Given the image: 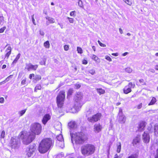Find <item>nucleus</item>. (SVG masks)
<instances>
[{"instance_id":"obj_58","label":"nucleus","mask_w":158,"mask_h":158,"mask_svg":"<svg viewBox=\"0 0 158 158\" xmlns=\"http://www.w3.org/2000/svg\"><path fill=\"white\" fill-rule=\"evenodd\" d=\"M40 35L42 36L44 35V32L42 31H40Z\"/></svg>"},{"instance_id":"obj_53","label":"nucleus","mask_w":158,"mask_h":158,"mask_svg":"<svg viewBox=\"0 0 158 158\" xmlns=\"http://www.w3.org/2000/svg\"><path fill=\"white\" fill-rule=\"evenodd\" d=\"M88 63L87 60L85 59H83L82 60V64H86Z\"/></svg>"},{"instance_id":"obj_18","label":"nucleus","mask_w":158,"mask_h":158,"mask_svg":"<svg viewBox=\"0 0 158 158\" xmlns=\"http://www.w3.org/2000/svg\"><path fill=\"white\" fill-rule=\"evenodd\" d=\"M25 131H22L20 132L18 135V137L23 140V142L24 143V141L26 139V136L25 135Z\"/></svg>"},{"instance_id":"obj_39","label":"nucleus","mask_w":158,"mask_h":158,"mask_svg":"<svg viewBox=\"0 0 158 158\" xmlns=\"http://www.w3.org/2000/svg\"><path fill=\"white\" fill-rule=\"evenodd\" d=\"M124 115L123 113V111L122 109L121 108H119V111L118 114V116H119L120 115Z\"/></svg>"},{"instance_id":"obj_19","label":"nucleus","mask_w":158,"mask_h":158,"mask_svg":"<svg viewBox=\"0 0 158 158\" xmlns=\"http://www.w3.org/2000/svg\"><path fill=\"white\" fill-rule=\"evenodd\" d=\"M140 136L137 135L133 140L132 143L133 145L137 144L140 142Z\"/></svg>"},{"instance_id":"obj_50","label":"nucleus","mask_w":158,"mask_h":158,"mask_svg":"<svg viewBox=\"0 0 158 158\" xmlns=\"http://www.w3.org/2000/svg\"><path fill=\"white\" fill-rule=\"evenodd\" d=\"M6 28V27H4L0 29V33H2L4 32Z\"/></svg>"},{"instance_id":"obj_16","label":"nucleus","mask_w":158,"mask_h":158,"mask_svg":"<svg viewBox=\"0 0 158 158\" xmlns=\"http://www.w3.org/2000/svg\"><path fill=\"white\" fill-rule=\"evenodd\" d=\"M51 116L49 114L44 115L42 119V121L44 125H45L47 122L51 119Z\"/></svg>"},{"instance_id":"obj_20","label":"nucleus","mask_w":158,"mask_h":158,"mask_svg":"<svg viewBox=\"0 0 158 158\" xmlns=\"http://www.w3.org/2000/svg\"><path fill=\"white\" fill-rule=\"evenodd\" d=\"M136 85L138 86H143L146 85V81L143 79H140L136 82Z\"/></svg>"},{"instance_id":"obj_54","label":"nucleus","mask_w":158,"mask_h":158,"mask_svg":"<svg viewBox=\"0 0 158 158\" xmlns=\"http://www.w3.org/2000/svg\"><path fill=\"white\" fill-rule=\"evenodd\" d=\"M154 158H158V148L157 149L156 153L154 155Z\"/></svg>"},{"instance_id":"obj_5","label":"nucleus","mask_w":158,"mask_h":158,"mask_svg":"<svg viewBox=\"0 0 158 158\" xmlns=\"http://www.w3.org/2000/svg\"><path fill=\"white\" fill-rule=\"evenodd\" d=\"M86 116L87 117V119L89 122L94 123L100 120L102 117V115L101 113L98 112L90 117H89L87 114H86Z\"/></svg>"},{"instance_id":"obj_60","label":"nucleus","mask_w":158,"mask_h":158,"mask_svg":"<svg viewBox=\"0 0 158 158\" xmlns=\"http://www.w3.org/2000/svg\"><path fill=\"white\" fill-rule=\"evenodd\" d=\"M155 69L156 70H158V64H156L155 65Z\"/></svg>"},{"instance_id":"obj_27","label":"nucleus","mask_w":158,"mask_h":158,"mask_svg":"<svg viewBox=\"0 0 158 158\" xmlns=\"http://www.w3.org/2000/svg\"><path fill=\"white\" fill-rule=\"evenodd\" d=\"M154 133L156 136L158 135V125H155L154 126Z\"/></svg>"},{"instance_id":"obj_36","label":"nucleus","mask_w":158,"mask_h":158,"mask_svg":"<svg viewBox=\"0 0 158 158\" xmlns=\"http://www.w3.org/2000/svg\"><path fill=\"white\" fill-rule=\"evenodd\" d=\"M41 79V77L40 75H36L35 76V80L36 81H39Z\"/></svg>"},{"instance_id":"obj_22","label":"nucleus","mask_w":158,"mask_h":158,"mask_svg":"<svg viewBox=\"0 0 158 158\" xmlns=\"http://www.w3.org/2000/svg\"><path fill=\"white\" fill-rule=\"evenodd\" d=\"M64 101L65 100L56 101L57 106L58 108H63L64 105Z\"/></svg>"},{"instance_id":"obj_10","label":"nucleus","mask_w":158,"mask_h":158,"mask_svg":"<svg viewBox=\"0 0 158 158\" xmlns=\"http://www.w3.org/2000/svg\"><path fill=\"white\" fill-rule=\"evenodd\" d=\"M147 123L145 121H140L137 124V130L139 131L142 132L145 129Z\"/></svg>"},{"instance_id":"obj_61","label":"nucleus","mask_w":158,"mask_h":158,"mask_svg":"<svg viewBox=\"0 0 158 158\" xmlns=\"http://www.w3.org/2000/svg\"><path fill=\"white\" fill-rule=\"evenodd\" d=\"M119 32H120V34H123V31L122 29L121 28H119Z\"/></svg>"},{"instance_id":"obj_1","label":"nucleus","mask_w":158,"mask_h":158,"mask_svg":"<svg viewBox=\"0 0 158 158\" xmlns=\"http://www.w3.org/2000/svg\"><path fill=\"white\" fill-rule=\"evenodd\" d=\"M54 141L50 138L43 139L39 144L38 150L41 154L47 152L53 146Z\"/></svg>"},{"instance_id":"obj_7","label":"nucleus","mask_w":158,"mask_h":158,"mask_svg":"<svg viewBox=\"0 0 158 158\" xmlns=\"http://www.w3.org/2000/svg\"><path fill=\"white\" fill-rule=\"evenodd\" d=\"M36 151V146L35 144L30 145L26 150V156L27 158L31 157Z\"/></svg>"},{"instance_id":"obj_49","label":"nucleus","mask_w":158,"mask_h":158,"mask_svg":"<svg viewBox=\"0 0 158 158\" xmlns=\"http://www.w3.org/2000/svg\"><path fill=\"white\" fill-rule=\"evenodd\" d=\"M76 11H71L70 13V15L71 16H73L74 17L75 15V13Z\"/></svg>"},{"instance_id":"obj_38","label":"nucleus","mask_w":158,"mask_h":158,"mask_svg":"<svg viewBox=\"0 0 158 158\" xmlns=\"http://www.w3.org/2000/svg\"><path fill=\"white\" fill-rule=\"evenodd\" d=\"M121 150V144L120 143H119V145L117 146L116 151L118 153H119Z\"/></svg>"},{"instance_id":"obj_12","label":"nucleus","mask_w":158,"mask_h":158,"mask_svg":"<svg viewBox=\"0 0 158 158\" xmlns=\"http://www.w3.org/2000/svg\"><path fill=\"white\" fill-rule=\"evenodd\" d=\"M142 139L144 143H148L150 140L149 134L146 131H144L142 134Z\"/></svg>"},{"instance_id":"obj_25","label":"nucleus","mask_w":158,"mask_h":158,"mask_svg":"<svg viewBox=\"0 0 158 158\" xmlns=\"http://www.w3.org/2000/svg\"><path fill=\"white\" fill-rule=\"evenodd\" d=\"M96 90L99 95L104 94L105 93V90L101 88H97L96 89Z\"/></svg>"},{"instance_id":"obj_24","label":"nucleus","mask_w":158,"mask_h":158,"mask_svg":"<svg viewBox=\"0 0 158 158\" xmlns=\"http://www.w3.org/2000/svg\"><path fill=\"white\" fill-rule=\"evenodd\" d=\"M91 59L94 60L96 62H98L100 61V59L96 55L93 54L91 57Z\"/></svg>"},{"instance_id":"obj_44","label":"nucleus","mask_w":158,"mask_h":158,"mask_svg":"<svg viewBox=\"0 0 158 158\" xmlns=\"http://www.w3.org/2000/svg\"><path fill=\"white\" fill-rule=\"evenodd\" d=\"M89 73L91 75H93L95 73V71L94 69H92L89 71Z\"/></svg>"},{"instance_id":"obj_64","label":"nucleus","mask_w":158,"mask_h":158,"mask_svg":"<svg viewBox=\"0 0 158 158\" xmlns=\"http://www.w3.org/2000/svg\"><path fill=\"white\" fill-rule=\"evenodd\" d=\"M92 48L93 50L95 52L96 51V48L95 46H93L92 47Z\"/></svg>"},{"instance_id":"obj_62","label":"nucleus","mask_w":158,"mask_h":158,"mask_svg":"<svg viewBox=\"0 0 158 158\" xmlns=\"http://www.w3.org/2000/svg\"><path fill=\"white\" fill-rule=\"evenodd\" d=\"M6 64H4L2 65V69H5L6 68Z\"/></svg>"},{"instance_id":"obj_40","label":"nucleus","mask_w":158,"mask_h":158,"mask_svg":"<svg viewBox=\"0 0 158 158\" xmlns=\"http://www.w3.org/2000/svg\"><path fill=\"white\" fill-rule=\"evenodd\" d=\"M77 52L81 54L83 53V51L82 48L80 47H77Z\"/></svg>"},{"instance_id":"obj_4","label":"nucleus","mask_w":158,"mask_h":158,"mask_svg":"<svg viewBox=\"0 0 158 158\" xmlns=\"http://www.w3.org/2000/svg\"><path fill=\"white\" fill-rule=\"evenodd\" d=\"M95 150L94 145L92 144L87 143L81 146V151L83 156H89L94 154Z\"/></svg>"},{"instance_id":"obj_42","label":"nucleus","mask_w":158,"mask_h":158,"mask_svg":"<svg viewBox=\"0 0 158 158\" xmlns=\"http://www.w3.org/2000/svg\"><path fill=\"white\" fill-rule=\"evenodd\" d=\"M67 18L69 20L70 23H73L74 22V20L73 19L69 17H67Z\"/></svg>"},{"instance_id":"obj_46","label":"nucleus","mask_w":158,"mask_h":158,"mask_svg":"<svg viewBox=\"0 0 158 158\" xmlns=\"http://www.w3.org/2000/svg\"><path fill=\"white\" fill-rule=\"evenodd\" d=\"M64 50L67 51L69 49V46L68 45H65L64 46Z\"/></svg>"},{"instance_id":"obj_37","label":"nucleus","mask_w":158,"mask_h":158,"mask_svg":"<svg viewBox=\"0 0 158 158\" xmlns=\"http://www.w3.org/2000/svg\"><path fill=\"white\" fill-rule=\"evenodd\" d=\"M26 109H24V110H22L21 111H19L18 113V114H19V116H21L23 114H24L26 111Z\"/></svg>"},{"instance_id":"obj_41","label":"nucleus","mask_w":158,"mask_h":158,"mask_svg":"<svg viewBox=\"0 0 158 158\" xmlns=\"http://www.w3.org/2000/svg\"><path fill=\"white\" fill-rule=\"evenodd\" d=\"M5 131H2L0 135V138L1 139H3L5 137Z\"/></svg>"},{"instance_id":"obj_51","label":"nucleus","mask_w":158,"mask_h":158,"mask_svg":"<svg viewBox=\"0 0 158 158\" xmlns=\"http://www.w3.org/2000/svg\"><path fill=\"white\" fill-rule=\"evenodd\" d=\"M26 79L25 78V79L22 80L21 82V84L22 85H24L26 84Z\"/></svg>"},{"instance_id":"obj_35","label":"nucleus","mask_w":158,"mask_h":158,"mask_svg":"<svg viewBox=\"0 0 158 158\" xmlns=\"http://www.w3.org/2000/svg\"><path fill=\"white\" fill-rule=\"evenodd\" d=\"M127 5L131 6L132 4L131 0H123Z\"/></svg>"},{"instance_id":"obj_47","label":"nucleus","mask_w":158,"mask_h":158,"mask_svg":"<svg viewBox=\"0 0 158 158\" xmlns=\"http://www.w3.org/2000/svg\"><path fill=\"white\" fill-rule=\"evenodd\" d=\"M142 103H140L138 105L136 106V108L138 109H140L142 108Z\"/></svg>"},{"instance_id":"obj_48","label":"nucleus","mask_w":158,"mask_h":158,"mask_svg":"<svg viewBox=\"0 0 158 158\" xmlns=\"http://www.w3.org/2000/svg\"><path fill=\"white\" fill-rule=\"evenodd\" d=\"M105 59L109 62L111 61H112L111 58L108 56H106Z\"/></svg>"},{"instance_id":"obj_29","label":"nucleus","mask_w":158,"mask_h":158,"mask_svg":"<svg viewBox=\"0 0 158 158\" xmlns=\"http://www.w3.org/2000/svg\"><path fill=\"white\" fill-rule=\"evenodd\" d=\"M57 139L59 141V143L64 144V142L62 141L63 138L61 135L58 136L57 137Z\"/></svg>"},{"instance_id":"obj_13","label":"nucleus","mask_w":158,"mask_h":158,"mask_svg":"<svg viewBox=\"0 0 158 158\" xmlns=\"http://www.w3.org/2000/svg\"><path fill=\"white\" fill-rule=\"evenodd\" d=\"M38 67V65L37 64L33 65L30 63L26 64V67L25 68V69L28 71H30L31 70L35 71L37 69Z\"/></svg>"},{"instance_id":"obj_21","label":"nucleus","mask_w":158,"mask_h":158,"mask_svg":"<svg viewBox=\"0 0 158 158\" xmlns=\"http://www.w3.org/2000/svg\"><path fill=\"white\" fill-rule=\"evenodd\" d=\"M68 126L70 129L73 128L77 127V124L75 121H71L68 124Z\"/></svg>"},{"instance_id":"obj_23","label":"nucleus","mask_w":158,"mask_h":158,"mask_svg":"<svg viewBox=\"0 0 158 158\" xmlns=\"http://www.w3.org/2000/svg\"><path fill=\"white\" fill-rule=\"evenodd\" d=\"M118 117L119 121L120 123H125L126 120V117L124 115H120L119 116H118Z\"/></svg>"},{"instance_id":"obj_11","label":"nucleus","mask_w":158,"mask_h":158,"mask_svg":"<svg viewBox=\"0 0 158 158\" xmlns=\"http://www.w3.org/2000/svg\"><path fill=\"white\" fill-rule=\"evenodd\" d=\"M65 92L63 90L60 91L56 97V101L65 100Z\"/></svg>"},{"instance_id":"obj_2","label":"nucleus","mask_w":158,"mask_h":158,"mask_svg":"<svg viewBox=\"0 0 158 158\" xmlns=\"http://www.w3.org/2000/svg\"><path fill=\"white\" fill-rule=\"evenodd\" d=\"M54 141L50 138L43 139L39 144L38 150L41 154L47 152L53 146Z\"/></svg>"},{"instance_id":"obj_63","label":"nucleus","mask_w":158,"mask_h":158,"mask_svg":"<svg viewBox=\"0 0 158 158\" xmlns=\"http://www.w3.org/2000/svg\"><path fill=\"white\" fill-rule=\"evenodd\" d=\"M76 86L77 87V89H78L81 87V85L80 84H77Z\"/></svg>"},{"instance_id":"obj_32","label":"nucleus","mask_w":158,"mask_h":158,"mask_svg":"<svg viewBox=\"0 0 158 158\" xmlns=\"http://www.w3.org/2000/svg\"><path fill=\"white\" fill-rule=\"evenodd\" d=\"M41 86L40 84L37 85L35 87L34 89V91L35 92H36L38 90H41Z\"/></svg>"},{"instance_id":"obj_14","label":"nucleus","mask_w":158,"mask_h":158,"mask_svg":"<svg viewBox=\"0 0 158 158\" xmlns=\"http://www.w3.org/2000/svg\"><path fill=\"white\" fill-rule=\"evenodd\" d=\"M102 129V127L100 123H96L94 126V130L95 132L98 133L101 131Z\"/></svg>"},{"instance_id":"obj_6","label":"nucleus","mask_w":158,"mask_h":158,"mask_svg":"<svg viewBox=\"0 0 158 158\" xmlns=\"http://www.w3.org/2000/svg\"><path fill=\"white\" fill-rule=\"evenodd\" d=\"M42 126L38 123H35L31 126L30 131L35 135H39L42 131Z\"/></svg>"},{"instance_id":"obj_43","label":"nucleus","mask_w":158,"mask_h":158,"mask_svg":"<svg viewBox=\"0 0 158 158\" xmlns=\"http://www.w3.org/2000/svg\"><path fill=\"white\" fill-rule=\"evenodd\" d=\"M98 43L99 44V45L101 47H106V45L105 44H104L102 43L99 40H98Z\"/></svg>"},{"instance_id":"obj_34","label":"nucleus","mask_w":158,"mask_h":158,"mask_svg":"<svg viewBox=\"0 0 158 158\" xmlns=\"http://www.w3.org/2000/svg\"><path fill=\"white\" fill-rule=\"evenodd\" d=\"M73 89H72V88L69 89L68 90L67 92V96H70V95H72V94L73 92Z\"/></svg>"},{"instance_id":"obj_9","label":"nucleus","mask_w":158,"mask_h":158,"mask_svg":"<svg viewBox=\"0 0 158 158\" xmlns=\"http://www.w3.org/2000/svg\"><path fill=\"white\" fill-rule=\"evenodd\" d=\"M135 86V84L132 82H130L123 89L124 94H127L132 91L131 88H134Z\"/></svg>"},{"instance_id":"obj_28","label":"nucleus","mask_w":158,"mask_h":158,"mask_svg":"<svg viewBox=\"0 0 158 158\" xmlns=\"http://www.w3.org/2000/svg\"><path fill=\"white\" fill-rule=\"evenodd\" d=\"M20 56V54L19 53L16 56V58L14 59L12 62V64H15L16 63L19 59Z\"/></svg>"},{"instance_id":"obj_3","label":"nucleus","mask_w":158,"mask_h":158,"mask_svg":"<svg viewBox=\"0 0 158 158\" xmlns=\"http://www.w3.org/2000/svg\"><path fill=\"white\" fill-rule=\"evenodd\" d=\"M72 140H74L77 144H82L88 140L87 136L81 132L71 133Z\"/></svg>"},{"instance_id":"obj_30","label":"nucleus","mask_w":158,"mask_h":158,"mask_svg":"<svg viewBox=\"0 0 158 158\" xmlns=\"http://www.w3.org/2000/svg\"><path fill=\"white\" fill-rule=\"evenodd\" d=\"M138 155L137 154H132L129 155L127 158H138Z\"/></svg>"},{"instance_id":"obj_45","label":"nucleus","mask_w":158,"mask_h":158,"mask_svg":"<svg viewBox=\"0 0 158 158\" xmlns=\"http://www.w3.org/2000/svg\"><path fill=\"white\" fill-rule=\"evenodd\" d=\"M13 75H10L8 77H7L5 79V80H4V81H5L6 82H7V81H9L10 80V78H11L13 76Z\"/></svg>"},{"instance_id":"obj_52","label":"nucleus","mask_w":158,"mask_h":158,"mask_svg":"<svg viewBox=\"0 0 158 158\" xmlns=\"http://www.w3.org/2000/svg\"><path fill=\"white\" fill-rule=\"evenodd\" d=\"M147 130H148V131L149 133H151L152 132V127H148L147 128Z\"/></svg>"},{"instance_id":"obj_55","label":"nucleus","mask_w":158,"mask_h":158,"mask_svg":"<svg viewBox=\"0 0 158 158\" xmlns=\"http://www.w3.org/2000/svg\"><path fill=\"white\" fill-rule=\"evenodd\" d=\"M4 98L3 97H1L0 98V103H2L4 102Z\"/></svg>"},{"instance_id":"obj_33","label":"nucleus","mask_w":158,"mask_h":158,"mask_svg":"<svg viewBox=\"0 0 158 158\" xmlns=\"http://www.w3.org/2000/svg\"><path fill=\"white\" fill-rule=\"evenodd\" d=\"M46 19H48L50 23H52L55 22V19L52 18L48 17L46 18Z\"/></svg>"},{"instance_id":"obj_59","label":"nucleus","mask_w":158,"mask_h":158,"mask_svg":"<svg viewBox=\"0 0 158 158\" xmlns=\"http://www.w3.org/2000/svg\"><path fill=\"white\" fill-rule=\"evenodd\" d=\"M111 55L114 56H118V54L117 53H112Z\"/></svg>"},{"instance_id":"obj_15","label":"nucleus","mask_w":158,"mask_h":158,"mask_svg":"<svg viewBox=\"0 0 158 158\" xmlns=\"http://www.w3.org/2000/svg\"><path fill=\"white\" fill-rule=\"evenodd\" d=\"M10 144L12 147L15 148L18 146L19 142L15 138L12 137L10 140Z\"/></svg>"},{"instance_id":"obj_57","label":"nucleus","mask_w":158,"mask_h":158,"mask_svg":"<svg viewBox=\"0 0 158 158\" xmlns=\"http://www.w3.org/2000/svg\"><path fill=\"white\" fill-rule=\"evenodd\" d=\"M32 22H33V24L35 25H36V23H35V19H34L33 16H32Z\"/></svg>"},{"instance_id":"obj_56","label":"nucleus","mask_w":158,"mask_h":158,"mask_svg":"<svg viewBox=\"0 0 158 158\" xmlns=\"http://www.w3.org/2000/svg\"><path fill=\"white\" fill-rule=\"evenodd\" d=\"M35 76V74L33 73L29 75V78L30 79H32V77H34Z\"/></svg>"},{"instance_id":"obj_8","label":"nucleus","mask_w":158,"mask_h":158,"mask_svg":"<svg viewBox=\"0 0 158 158\" xmlns=\"http://www.w3.org/2000/svg\"><path fill=\"white\" fill-rule=\"evenodd\" d=\"M35 135L31 131L29 132V134L26 136V139L24 141V143L27 145L32 142L35 138Z\"/></svg>"},{"instance_id":"obj_31","label":"nucleus","mask_w":158,"mask_h":158,"mask_svg":"<svg viewBox=\"0 0 158 158\" xmlns=\"http://www.w3.org/2000/svg\"><path fill=\"white\" fill-rule=\"evenodd\" d=\"M44 45L46 48H48L50 47V44L48 40L45 42L44 44Z\"/></svg>"},{"instance_id":"obj_26","label":"nucleus","mask_w":158,"mask_h":158,"mask_svg":"<svg viewBox=\"0 0 158 158\" xmlns=\"http://www.w3.org/2000/svg\"><path fill=\"white\" fill-rule=\"evenodd\" d=\"M156 101L157 100L156 98L154 97H152V100H151V101L149 103L148 105L149 106L153 105L155 104V103L156 102Z\"/></svg>"},{"instance_id":"obj_17","label":"nucleus","mask_w":158,"mask_h":158,"mask_svg":"<svg viewBox=\"0 0 158 158\" xmlns=\"http://www.w3.org/2000/svg\"><path fill=\"white\" fill-rule=\"evenodd\" d=\"M12 48L10 46H8L5 50L6 54L5 55V58L8 59L11 54Z\"/></svg>"}]
</instances>
